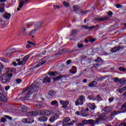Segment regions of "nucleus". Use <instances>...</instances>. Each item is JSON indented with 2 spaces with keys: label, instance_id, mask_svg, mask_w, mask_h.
Returning a JSON list of instances; mask_svg holds the SVG:
<instances>
[{
  "label": "nucleus",
  "instance_id": "f257e3e1",
  "mask_svg": "<svg viewBox=\"0 0 126 126\" xmlns=\"http://www.w3.org/2000/svg\"><path fill=\"white\" fill-rule=\"evenodd\" d=\"M27 94L26 95L22 98V100H29L30 98V95L35 92H38L39 91V87L38 86V84H36L35 82H34L29 88L26 90H23L22 93L26 92Z\"/></svg>",
  "mask_w": 126,
  "mask_h": 126
},
{
  "label": "nucleus",
  "instance_id": "f03ea898",
  "mask_svg": "<svg viewBox=\"0 0 126 126\" xmlns=\"http://www.w3.org/2000/svg\"><path fill=\"white\" fill-rule=\"evenodd\" d=\"M13 74L10 73H3L0 77V81L2 83L7 84L9 83L12 79Z\"/></svg>",
  "mask_w": 126,
  "mask_h": 126
},
{
  "label": "nucleus",
  "instance_id": "7ed1b4c3",
  "mask_svg": "<svg viewBox=\"0 0 126 126\" xmlns=\"http://www.w3.org/2000/svg\"><path fill=\"white\" fill-rule=\"evenodd\" d=\"M30 58V56L29 55H27L25 56L23 59L22 60L20 59H16V62H18V64L16 63V62H14L12 63L13 65L14 66H17V65H25V64L26 63V62L28 61V59Z\"/></svg>",
  "mask_w": 126,
  "mask_h": 126
},
{
  "label": "nucleus",
  "instance_id": "20e7f679",
  "mask_svg": "<svg viewBox=\"0 0 126 126\" xmlns=\"http://www.w3.org/2000/svg\"><path fill=\"white\" fill-rule=\"evenodd\" d=\"M41 26H42V22H39L37 23L35 25H34V29L31 32H30V35L31 36V35H32V34H35V33H36V32L37 31V30H38V29L39 28H40V27H41Z\"/></svg>",
  "mask_w": 126,
  "mask_h": 126
},
{
  "label": "nucleus",
  "instance_id": "39448f33",
  "mask_svg": "<svg viewBox=\"0 0 126 126\" xmlns=\"http://www.w3.org/2000/svg\"><path fill=\"white\" fill-rule=\"evenodd\" d=\"M2 86L0 85V101L3 102H6L7 101V97H5L4 95L2 94Z\"/></svg>",
  "mask_w": 126,
  "mask_h": 126
},
{
  "label": "nucleus",
  "instance_id": "423d86ee",
  "mask_svg": "<svg viewBox=\"0 0 126 126\" xmlns=\"http://www.w3.org/2000/svg\"><path fill=\"white\" fill-rule=\"evenodd\" d=\"M24 124H32L34 123V119L32 118H24L22 120Z\"/></svg>",
  "mask_w": 126,
  "mask_h": 126
},
{
  "label": "nucleus",
  "instance_id": "0eeeda50",
  "mask_svg": "<svg viewBox=\"0 0 126 126\" xmlns=\"http://www.w3.org/2000/svg\"><path fill=\"white\" fill-rule=\"evenodd\" d=\"M109 19V17L106 16H103L101 17H95L94 18V20L95 21H99V22H102L103 21H105V20H108Z\"/></svg>",
  "mask_w": 126,
  "mask_h": 126
},
{
  "label": "nucleus",
  "instance_id": "6e6552de",
  "mask_svg": "<svg viewBox=\"0 0 126 126\" xmlns=\"http://www.w3.org/2000/svg\"><path fill=\"white\" fill-rule=\"evenodd\" d=\"M39 113L36 111H31L27 113V117H35L36 116H38Z\"/></svg>",
  "mask_w": 126,
  "mask_h": 126
},
{
  "label": "nucleus",
  "instance_id": "1a4fd4ad",
  "mask_svg": "<svg viewBox=\"0 0 126 126\" xmlns=\"http://www.w3.org/2000/svg\"><path fill=\"white\" fill-rule=\"evenodd\" d=\"M41 115L43 116H50L52 114V112L50 110H42L40 111Z\"/></svg>",
  "mask_w": 126,
  "mask_h": 126
},
{
  "label": "nucleus",
  "instance_id": "9d476101",
  "mask_svg": "<svg viewBox=\"0 0 126 126\" xmlns=\"http://www.w3.org/2000/svg\"><path fill=\"white\" fill-rule=\"evenodd\" d=\"M60 104L63 105V108L65 109L67 107V105L69 104V101L68 100L63 101V100H60Z\"/></svg>",
  "mask_w": 126,
  "mask_h": 126
},
{
  "label": "nucleus",
  "instance_id": "9b49d317",
  "mask_svg": "<svg viewBox=\"0 0 126 126\" xmlns=\"http://www.w3.org/2000/svg\"><path fill=\"white\" fill-rule=\"evenodd\" d=\"M2 17L3 19L9 20V19H10V17H11V14H10L9 13H5L4 14H3Z\"/></svg>",
  "mask_w": 126,
  "mask_h": 126
},
{
  "label": "nucleus",
  "instance_id": "f8f14e48",
  "mask_svg": "<svg viewBox=\"0 0 126 126\" xmlns=\"http://www.w3.org/2000/svg\"><path fill=\"white\" fill-rule=\"evenodd\" d=\"M53 116L56 118V120H58L60 115V111H58L57 109H55L53 113Z\"/></svg>",
  "mask_w": 126,
  "mask_h": 126
},
{
  "label": "nucleus",
  "instance_id": "ddd939ff",
  "mask_svg": "<svg viewBox=\"0 0 126 126\" xmlns=\"http://www.w3.org/2000/svg\"><path fill=\"white\" fill-rule=\"evenodd\" d=\"M88 107L89 109H91V111H94L96 109V106L94 103H89L88 104Z\"/></svg>",
  "mask_w": 126,
  "mask_h": 126
},
{
  "label": "nucleus",
  "instance_id": "4468645a",
  "mask_svg": "<svg viewBox=\"0 0 126 126\" xmlns=\"http://www.w3.org/2000/svg\"><path fill=\"white\" fill-rule=\"evenodd\" d=\"M49 75L51 76V79H53V78L56 77L59 74L58 72H53V71H50L48 73Z\"/></svg>",
  "mask_w": 126,
  "mask_h": 126
},
{
  "label": "nucleus",
  "instance_id": "2eb2a0df",
  "mask_svg": "<svg viewBox=\"0 0 126 126\" xmlns=\"http://www.w3.org/2000/svg\"><path fill=\"white\" fill-rule=\"evenodd\" d=\"M70 118L69 117L64 118L63 121V126H67L68 122H70Z\"/></svg>",
  "mask_w": 126,
  "mask_h": 126
},
{
  "label": "nucleus",
  "instance_id": "dca6fc26",
  "mask_svg": "<svg viewBox=\"0 0 126 126\" xmlns=\"http://www.w3.org/2000/svg\"><path fill=\"white\" fill-rule=\"evenodd\" d=\"M87 99L90 100V101H95L96 97L94 96V94H91V95H89L87 97Z\"/></svg>",
  "mask_w": 126,
  "mask_h": 126
},
{
  "label": "nucleus",
  "instance_id": "f3484780",
  "mask_svg": "<svg viewBox=\"0 0 126 126\" xmlns=\"http://www.w3.org/2000/svg\"><path fill=\"white\" fill-rule=\"evenodd\" d=\"M38 122H45L48 121V118L45 117H40L38 118Z\"/></svg>",
  "mask_w": 126,
  "mask_h": 126
},
{
  "label": "nucleus",
  "instance_id": "a211bd4d",
  "mask_svg": "<svg viewBox=\"0 0 126 126\" xmlns=\"http://www.w3.org/2000/svg\"><path fill=\"white\" fill-rule=\"evenodd\" d=\"M122 48L121 46L115 47L111 49V52L112 53H116L118 51H120V49H122Z\"/></svg>",
  "mask_w": 126,
  "mask_h": 126
},
{
  "label": "nucleus",
  "instance_id": "6ab92c4d",
  "mask_svg": "<svg viewBox=\"0 0 126 126\" xmlns=\"http://www.w3.org/2000/svg\"><path fill=\"white\" fill-rule=\"evenodd\" d=\"M96 85H97L96 81H93L90 83L88 86L89 87H96Z\"/></svg>",
  "mask_w": 126,
  "mask_h": 126
},
{
  "label": "nucleus",
  "instance_id": "aec40b11",
  "mask_svg": "<svg viewBox=\"0 0 126 126\" xmlns=\"http://www.w3.org/2000/svg\"><path fill=\"white\" fill-rule=\"evenodd\" d=\"M43 83H49L51 82V79L49 77H45L42 81Z\"/></svg>",
  "mask_w": 126,
  "mask_h": 126
},
{
  "label": "nucleus",
  "instance_id": "412c9836",
  "mask_svg": "<svg viewBox=\"0 0 126 126\" xmlns=\"http://www.w3.org/2000/svg\"><path fill=\"white\" fill-rule=\"evenodd\" d=\"M19 109L23 113H25V112H26V111H27V107H26L25 106H20Z\"/></svg>",
  "mask_w": 126,
  "mask_h": 126
},
{
  "label": "nucleus",
  "instance_id": "4be33fe9",
  "mask_svg": "<svg viewBox=\"0 0 126 126\" xmlns=\"http://www.w3.org/2000/svg\"><path fill=\"white\" fill-rule=\"evenodd\" d=\"M4 6H5L4 3H0V12H3L4 11Z\"/></svg>",
  "mask_w": 126,
  "mask_h": 126
},
{
  "label": "nucleus",
  "instance_id": "5701e85b",
  "mask_svg": "<svg viewBox=\"0 0 126 126\" xmlns=\"http://www.w3.org/2000/svg\"><path fill=\"white\" fill-rule=\"evenodd\" d=\"M84 103V101H83L82 100H79L78 99L75 102L76 106H78L79 105H83Z\"/></svg>",
  "mask_w": 126,
  "mask_h": 126
},
{
  "label": "nucleus",
  "instance_id": "b1692460",
  "mask_svg": "<svg viewBox=\"0 0 126 126\" xmlns=\"http://www.w3.org/2000/svg\"><path fill=\"white\" fill-rule=\"evenodd\" d=\"M121 111H119V110H116L114 111H113L111 113V116H117V115H119V114H121Z\"/></svg>",
  "mask_w": 126,
  "mask_h": 126
},
{
  "label": "nucleus",
  "instance_id": "393cba45",
  "mask_svg": "<svg viewBox=\"0 0 126 126\" xmlns=\"http://www.w3.org/2000/svg\"><path fill=\"white\" fill-rule=\"evenodd\" d=\"M48 95L50 96V97H54L55 95H56V92L53 90L50 91L48 93Z\"/></svg>",
  "mask_w": 126,
  "mask_h": 126
},
{
  "label": "nucleus",
  "instance_id": "a878e982",
  "mask_svg": "<svg viewBox=\"0 0 126 126\" xmlns=\"http://www.w3.org/2000/svg\"><path fill=\"white\" fill-rule=\"evenodd\" d=\"M126 87H124L122 89H118L116 90V91H118L119 93H123L124 91H126Z\"/></svg>",
  "mask_w": 126,
  "mask_h": 126
},
{
  "label": "nucleus",
  "instance_id": "bb28decb",
  "mask_svg": "<svg viewBox=\"0 0 126 126\" xmlns=\"http://www.w3.org/2000/svg\"><path fill=\"white\" fill-rule=\"evenodd\" d=\"M121 110L123 111V113L126 112V103H125L124 104L122 105V106L121 108Z\"/></svg>",
  "mask_w": 126,
  "mask_h": 126
},
{
  "label": "nucleus",
  "instance_id": "cd10ccee",
  "mask_svg": "<svg viewBox=\"0 0 126 126\" xmlns=\"http://www.w3.org/2000/svg\"><path fill=\"white\" fill-rule=\"evenodd\" d=\"M119 82L122 85H125L126 84V80L124 78H122L119 80Z\"/></svg>",
  "mask_w": 126,
  "mask_h": 126
},
{
  "label": "nucleus",
  "instance_id": "c85d7f7f",
  "mask_svg": "<svg viewBox=\"0 0 126 126\" xmlns=\"http://www.w3.org/2000/svg\"><path fill=\"white\" fill-rule=\"evenodd\" d=\"M91 120H83L82 121V123L83 125H88V124H90L91 123Z\"/></svg>",
  "mask_w": 126,
  "mask_h": 126
},
{
  "label": "nucleus",
  "instance_id": "c756f323",
  "mask_svg": "<svg viewBox=\"0 0 126 126\" xmlns=\"http://www.w3.org/2000/svg\"><path fill=\"white\" fill-rule=\"evenodd\" d=\"M80 9H81V8H80L78 6H73V10H74V11H75V12H76V11H77L78 10H79Z\"/></svg>",
  "mask_w": 126,
  "mask_h": 126
},
{
  "label": "nucleus",
  "instance_id": "7c9ffc66",
  "mask_svg": "<svg viewBox=\"0 0 126 126\" xmlns=\"http://www.w3.org/2000/svg\"><path fill=\"white\" fill-rule=\"evenodd\" d=\"M81 114L83 117H88V116H89L87 113H86V111L85 110H83Z\"/></svg>",
  "mask_w": 126,
  "mask_h": 126
},
{
  "label": "nucleus",
  "instance_id": "2f4dec72",
  "mask_svg": "<svg viewBox=\"0 0 126 126\" xmlns=\"http://www.w3.org/2000/svg\"><path fill=\"white\" fill-rule=\"evenodd\" d=\"M96 100L97 101H98V102H100V101H103V98H102V97L100 96V95H97L96 98H95Z\"/></svg>",
  "mask_w": 126,
  "mask_h": 126
},
{
  "label": "nucleus",
  "instance_id": "473e14b6",
  "mask_svg": "<svg viewBox=\"0 0 126 126\" xmlns=\"http://www.w3.org/2000/svg\"><path fill=\"white\" fill-rule=\"evenodd\" d=\"M56 120H57V119L54 116H52L49 119L50 123H54Z\"/></svg>",
  "mask_w": 126,
  "mask_h": 126
},
{
  "label": "nucleus",
  "instance_id": "72a5a7b5",
  "mask_svg": "<svg viewBox=\"0 0 126 126\" xmlns=\"http://www.w3.org/2000/svg\"><path fill=\"white\" fill-rule=\"evenodd\" d=\"M0 61H1V62H3V63H8V61L7 60V59H5L4 58H0Z\"/></svg>",
  "mask_w": 126,
  "mask_h": 126
},
{
  "label": "nucleus",
  "instance_id": "f704fd0d",
  "mask_svg": "<svg viewBox=\"0 0 126 126\" xmlns=\"http://www.w3.org/2000/svg\"><path fill=\"white\" fill-rule=\"evenodd\" d=\"M22 1H20L19 4V7H23V5H24V0H22Z\"/></svg>",
  "mask_w": 126,
  "mask_h": 126
},
{
  "label": "nucleus",
  "instance_id": "c9c22d12",
  "mask_svg": "<svg viewBox=\"0 0 126 126\" xmlns=\"http://www.w3.org/2000/svg\"><path fill=\"white\" fill-rule=\"evenodd\" d=\"M75 123H76V121H71L70 123H67V126H73L74 124H75Z\"/></svg>",
  "mask_w": 126,
  "mask_h": 126
},
{
  "label": "nucleus",
  "instance_id": "e433bc0d",
  "mask_svg": "<svg viewBox=\"0 0 126 126\" xmlns=\"http://www.w3.org/2000/svg\"><path fill=\"white\" fill-rule=\"evenodd\" d=\"M0 22L2 26H4V25H5V21H4V20L1 19L0 20Z\"/></svg>",
  "mask_w": 126,
  "mask_h": 126
},
{
  "label": "nucleus",
  "instance_id": "4c0bfd02",
  "mask_svg": "<svg viewBox=\"0 0 126 126\" xmlns=\"http://www.w3.org/2000/svg\"><path fill=\"white\" fill-rule=\"evenodd\" d=\"M95 63H101V62H103V60L101 59V58L98 57L97 59L94 60Z\"/></svg>",
  "mask_w": 126,
  "mask_h": 126
},
{
  "label": "nucleus",
  "instance_id": "58836bf2",
  "mask_svg": "<svg viewBox=\"0 0 126 126\" xmlns=\"http://www.w3.org/2000/svg\"><path fill=\"white\" fill-rule=\"evenodd\" d=\"M58 103V101L57 100H54L51 101V106H55V105H57Z\"/></svg>",
  "mask_w": 126,
  "mask_h": 126
},
{
  "label": "nucleus",
  "instance_id": "ea45409f",
  "mask_svg": "<svg viewBox=\"0 0 126 126\" xmlns=\"http://www.w3.org/2000/svg\"><path fill=\"white\" fill-rule=\"evenodd\" d=\"M62 78H63V76L60 75V76L57 77L54 79V81H57V80H60V79H62Z\"/></svg>",
  "mask_w": 126,
  "mask_h": 126
},
{
  "label": "nucleus",
  "instance_id": "a19ab883",
  "mask_svg": "<svg viewBox=\"0 0 126 126\" xmlns=\"http://www.w3.org/2000/svg\"><path fill=\"white\" fill-rule=\"evenodd\" d=\"M53 8L54 9H60L61 8V6L58 5H53Z\"/></svg>",
  "mask_w": 126,
  "mask_h": 126
},
{
  "label": "nucleus",
  "instance_id": "79ce46f5",
  "mask_svg": "<svg viewBox=\"0 0 126 126\" xmlns=\"http://www.w3.org/2000/svg\"><path fill=\"white\" fill-rule=\"evenodd\" d=\"M77 31L76 30H73L71 32V36H73V35L75 34L76 33Z\"/></svg>",
  "mask_w": 126,
  "mask_h": 126
},
{
  "label": "nucleus",
  "instance_id": "37998d69",
  "mask_svg": "<svg viewBox=\"0 0 126 126\" xmlns=\"http://www.w3.org/2000/svg\"><path fill=\"white\" fill-rule=\"evenodd\" d=\"M63 4L64 5V6H65V7H68V6H69V4L65 1L63 2Z\"/></svg>",
  "mask_w": 126,
  "mask_h": 126
},
{
  "label": "nucleus",
  "instance_id": "c03bdc74",
  "mask_svg": "<svg viewBox=\"0 0 126 126\" xmlns=\"http://www.w3.org/2000/svg\"><path fill=\"white\" fill-rule=\"evenodd\" d=\"M35 106H37L38 109L42 108V104H41V103L35 104Z\"/></svg>",
  "mask_w": 126,
  "mask_h": 126
},
{
  "label": "nucleus",
  "instance_id": "a18cd8bd",
  "mask_svg": "<svg viewBox=\"0 0 126 126\" xmlns=\"http://www.w3.org/2000/svg\"><path fill=\"white\" fill-rule=\"evenodd\" d=\"M84 98H85V97L83 96H81L78 99H79V101H82L83 102H84Z\"/></svg>",
  "mask_w": 126,
  "mask_h": 126
},
{
  "label": "nucleus",
  "instance_id": "49530a36",
  "mask_svg": "<svg viewBox=\"0 0 126 126\" xmlns=\"http://www.w3.org/2000/svg\"><path fill=\"white\" fill-rule=\"evenodd\" d=\"M114 100H115L114 97H110L108 99V101H109V103H112V102H113V101H114Z\"/></svg>",
  "mask_w": 126,
  "mask_h": 126
},
{
  "label": "nucleus",
  "instance_id": "de8ad7c7",
  "mask_svg": "<svg viewBox=\"0 0 126 126\" xmlns=\"http://www.w3.org/2000/svg\"><path fill=\"white\" fill-rule=\"evenodd\" d=\"M22 82V80L21 79H17L16 80V82H17V84H19L21 82Z\"/></svg>",
  "mask_w": 126,
  "mask_h": 126
},
{
  "label": "nucleus",
  "instance_id": "09e8293b",
  "mask_svg": "<svg viewBox=\"0 0 126 126\" xmlns=\"http://www.w3.org/2000/svg\"><path fill=\"white\" fill-rule=\"evenodd\" d=\"M2 69H3V65H2V64L0 62V72H1Z\"/></svg>",
  "mask_w": 126,
  "mask_h": 126
},
{
  "label": "nucleus",
  "instance_id": "8fccbe9b",
  "mask_svg": "<svg viewBox=\"0 0 126 126\" xmlns=\"http://www.w3.org/2000/svg\"><path fill=\"white\" fill-rule=\"evenodd\" d=\"M107 15L108 16H110V17H112V16L113 15V12L109 11L108 13H107Z\"/></svg>",
  "mask_w": 126,
  "mask_h": 126
},
{
  "label": "nucleus",
  "instance_id": "3c124183",
  "mask_svg": "<svg viewBox=\"0 0 126 126\" xmlns=\"http://www.w3.org/2000/svg\"><path fill=\"white\" fill-rule=\"evenodd\" d=\"M77 47L79 49H80L81 48H83V44L78 43L77 44Z\"/></svg>",
  "mask_w": 126,
  "mask_h": 126
},
{
  "label": "nucleus",
  "instance_id": "603ef678",
  "mask_svg": "<svg viewBox=\"0 0 126 126\" xmlns=\"http://www.w3.org/2000/svg\"><path fill=\"white\" fill-rule=\"evenodd\" d=\"M27 43H29V45H32V46H35V43H32V42L30 41H28Z\"/></svg>",
  "mask_w": 126,
  "mask_h": 126
},
{
  "label": "nucleus",
  "instance_id": "864d4df0",
  "mask_svg": "<svg viewBox=\"0 0 126 126\" xmlns=\"http://www.w3.org/2000/svg\"><path fill=\"white\" fill-rule=\"evenodd\" d=\"M1 123H5V122H6V119L5 118L3 117L1 119Z\"/></svg>",
  "mask_w": 126,
  "mask_h": 126
},
{
  "label": "nucleus",
  "instance_id": "5fc2aeb1",
  "mask_svg": "<svg viewBox=\"0 0 126 126\" xmlns=\"http://www.w3.org/2000/svg\"><path fill=\"white\" fill-rule=\"evenodd\" d=\"M26 28H22L20 31V33H22V32H24V31H26Z\"/></svg>",
  "mask_w": 126,
  "mask_h": 126
},
{
  "label": "nucleus",
  "instance_id": "6e6d98bb",
  "mask_svg": "<svg viewBox=\"0 0 126 126\" xmlns=\"http://www.w3.org/2000/svg\"><path fill=\"white\" fill-rule=\"evenodd\" d=\"M101 120L100 118H97L95 121V123L96 124H97V125H98L99 124V121Z\"/></svg>",
  "mask_w": 126,
  "mask_h": 126
},
{
  "label": "nucleus",
  "instance_id": "4d7b16f0",
  "mask_svg": "<svg viewBox=\"0 0 126 126\" xmlns=\"http://www.w3.org/2000/svg\"><path fill=\"white\" fill-rule=\"evenodd\" d=\"M96 27V26H92L90 27H89L88 29L90 31H91V30H92L93 29H94V28H95Z\"/></svg>",
  "mask_w": 126,
  "mask_h": 126
},
{
  "label": "nucleus",
  "instance_id": "13d9d810",
  "mask_svg": "<svg viewBox=\"0 0 126 126\" xmlns=\"http://www.w3.org/2000/svg\"><path fill=\"white\" fill-rule=\"evenodd\" d=\"M119 70L120 71H125V68L124 67H120Z\"/></svg>",
  "mask_w": 126,
  "mask_h": 126
},
{
  "label": "nucleus",
  "instance_id": "bf43d9fd",
  "mask_svg": "<svg viewBox=\"0 0 126 126\" xmlns=\"http://www.w3.org/2000/svg\"><path fill=\"white\" fill-rule=\"evenodd\" d=\"M114 82H120V80H119L118 78H115L114 79Z\"/></svg>",
  "mask_w": 126,
  "mask_h": 126
},
{
  "label": "nucleus",
  "instance_id": "052dcab7",
  "mask_svg": "<svg viewBox=\"0 0 126 126\" xmlns=\"http://www.w3.org/2000/svg\"><path fill=\"white\" fill-rule=\"evenodd\" d=\"M11 53H7L5 54L4 56L5 57H11Z\"/></svg>",
  "mask_w": 126,
  "mask_h": 126
},
{
  "label": "nucleus",
  "instance_id": "680f3d73",
  "mask_svg": "<svg viewBox=\"0 0 126 126\" xmlns=\"http://www.w3.org/2000/svg\"><path fill=\"white\" fill-rule=\"evenodd\" d=\"M94 67H99V66H100V64L99 63L94 64Z\"/></svg>",
  "mask_w": 126,
  "mask_h": 126
},
{
  "label": "nucleus",
  "instance_id": "e2e57ef3",
  "mask_svg": "<svg viewBox=\"0 0 126 126\" xmlns=\"http://www.w3.org/2000/svg\"><path fill=\"white\" fill-rule=\"evenodd\" d=\"M82 28H84V29H88L89 28V27L88 26H82Z\"/></svg>",
  "mask_w": 126,
  "mask_h": 126
},
{
  "label": "nucleus",
  "instance_id": "0e129e2a",
  "mask_svg": "<svg viewBox=\"0 0 126 126\" xmlns=\"http://www.w3.org/2000/svg\"><path fill=\"white\" fill-rule=\"evenodd\" d=\"M71 63V60H69L68 61H66V63L67 64H70V63Z\"/></svg>",
  "mask_w": 126,
  "mask_h": 126
},
{
  "label": "nucleus",
  "instance_id": "69168bd1",
  "mask_svg": "<svg viewBox=\"0 0 126 126\" xmlns=\"http://www.w3.org/2000/svg\"><path fill=\"white\" fill-rule=\"evenodd\" d=\"M105 77H101L98 79V81H102V80H104L105 79Z\"/></svg>",
  "mask_w": 126,
  "mask_h": 126
},
{
  "label": "nucleus",
  "instance_id": "338daca9",
  "mask_svg": "<svg viewBox=\"0 0 126 126\" xmlns=\"http://www.w3.org/2000/svg\"><path fill=\"white\" fill-rule=\"evenodd\" d=\"M10 88V86H7L5 87V90H6V91H7V90H9V89Z\"/></svg>",
  "mask_w": 126,
  "mask_h": 126
},
{
  "label": "nucleus",
  "instance_id": "774afa93",
  "mask_svg": "<svg viewBox=\"0 0 126 126\" xmlns=\"http://www.w3.org/2000/svg\"><path fill=\"white\" fill-rule=\"evenodd\" d=\"M121 126H126V122L121 123Z\"/></svg>",
  "mask_w": 126,
  "mask_h": 126
}]
</instances>
